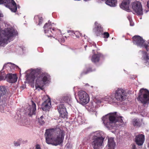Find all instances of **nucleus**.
Wrapping results in <instances>:
<instances>
[{
    "label": "nucleus",
    "instance_id": "obj_25",
    "mask_svg": "<svg viewBox=\"0 0 149 149\" xmlns=\"http://www.w3.org/2000/svg\"><path fill=\"white\" fill-rule=\"evenodd\" d=\"M132 123L134 126H140L141 125V122L138 118H134L132 120Z\"/></svg>",
    "mask_w": 149,
    "mask_h": 149
},
{
    "label": "nucleus",
    "instance_id": "obj_4",
    "mask_svg": "<svg viewBox=\"0 0 149 149\" xmlns=\"http://www.w3.org/2000/svg\"><path fill=\"white\" fill-rule=\"evenodd\" d=\"M127 97V93L125 91L121 88H118L116 90L114 93L110 96L107 95L102 98L103 101H108L110 104L116 103L117 101L120 102L125 100Z\"/></svg>",
    "mask_w": 149,
    "mask_h": 149
},
{
    "label": "nucleus",
    "instance_id": "obj_49",
    "mask_svg": "<svg viewBox=\"0 0 149 149\" xmlns=\"http://www.w3.org/2000/svg\"><path fill=\"white\" fill-rule=\"evenodd\" d=\"M54 29H55V28H53V29H52V30H54Z\"/></svg>",
    "mask_w": 149,
    "mask_h": 149
},
{
    "label": "nucleus",
    "instance_id": "obj_16",
    "mask_svg": "<svg viewBox=\"0 0 149 149\" xmlns=\"http://www.w3.org/2000/svg\"><path fill=\"white\" fill-rule=\"evenodd\" d=\"M131 0H123L120 5V8L127 12H130L129 4Z\"/></svg>",
    "mask_w": 149,
    "mask_h": 149
},
{
    "label": "nucleus",
    "instance_id": "obj_14",
    "mask_svg": "<svg viewBox=\"0 0 149 149\" xmlns=\"http://www.w3.org/2000/svg\"><path fill=\"white\" fill-rule=\"evenodd\" d=\"M52 24L49 21L48 23H46L44 25L43 28L44 30L45 33L46 34L47 36L48 37L50 36L51 33H52L51 28H52Z\"/></svg>",
    "mask_w": 149,
    "mask_h": 149
},
{
    "label": "nucleus",
    "instance_id": "obj_30",
    "mask_svg": "<svg viewBox=\"0 0 149 149\" xmlns=\"http://www.w3.org/2000/svg\"><path fill=\"white\" fill-rule=\"evenodd\" d=\"M63 99L64 102L67 103L69 102L71 100L70 97L68 96L64 97L63 98Z\"/></svg>",
    "mask_w": 149,
    "mask_h": 149
},
{
    "label": "nucleus",
    "instance_id": "obj_1",
    "mask_svg": "<svg viewBox=\"0 0 149 149\" xmlns=\"http://www.w3.org/2000/svg\"><path fill=\"white\" fill-rule=\"evenodd\" d=\"M30 71V73L26 75V80L30 83H33L36 79L35 87L36 89L39 88L41 89L45 84L48 83L50 79V76L47 73H42L39 74L40 71L38 69H31L26 72L27 74Z\"/></svg>",
    "mask_w": 149,
    "mask_h": 149
},
{
    "label": "nucleus",
    "instance_id": "obj_43",
    "mask_svg": "<svg viewBox=\"0 0 149 149\" xmlns=\"http://www.w3.org/2000/svg\"><path fill=\"white\" fill-rule=\"evenodd\" d=\"M43 117L42 116H41L40 117V118H39V119H43Z\"/></svg>",
    "mask_w": 149,
    "mask_h": 149
},
{
    "label": "nucleus",
    "instance_id": "obj_10",
    "mask_svg": "<svg viewBox=\"0 0 149 149\" xmlns=\"http://www.w3.org/2000/svg\"><path fill=\"white\" fill-rule=\"evenodd\" d=\"M133 42L134 44L139 46L141 47H143V46L145 47L147 51L148 50V44H146L145 42L144 41L143 38L139 36H134L132 38Z\"/></svg>",
    "mask_w": 149,
    "mask_h": 149
},
{
    "label": "nucleus",
    "instance_id": "obj_53",
    "mask_svg": "<svg viewBox=\"0 0 149 149\" xmlns=\"http://www.w3.org/2000/svg\"><path fill=\"white\" fill-rule=\"evenodd\" d=\"M24 142H26V141H24Z\"/></svg>",
    "mask_w": 149,
    "mask_h": 149
},
{
    "label": "nucleus",
    "instance_id": "obj_26",
    "mask_svg": "<svg viewBox=\"0 0 149 149\" xmlns=\"http://www.w3.org/2000/svg\"><path fill=\"white\" fill-rule=\"evenodd\" d=\"M7 75L4 73L3 72H0V81L4 80L6 78Z\"/></svg>",
    "mask_w": 149,
    "mask_h": 149
},
{
    "label": "nucleus",
    "instance_id": "obj_42",
    "mask_svg": "<svg viewBox=\"0 0 149 149\" xmlns=\"http://www.w3.org/2000/svg\"><path fill=\"white\" fill-rule=\"evenodd\" d=\"M61 40L62 42H64L65 41L64 39L63 38H62L61 39Z\"/></svg>",
    "mask_w": 149,
    "mask_h": 149
},
{
    "label": "nucleus",
    "instance_id": "obj_5",
    "mask_svg": "<svg viewBox=\"0 0 149 149\" xmlns=\"http://www.w3.org/2000/svg\"><path fill=\"white\" fill-rule=\"evenodd\" d=\"M17 34V31L12 28H8L4 30L0 28V46L7 44L8 40Z\"/></svg>",
    "mask_w": 149,
    "mask_h": 149
},
{
    "label": "nucleus",
    "instance_id": "obj_48",
    "mask_svg": "<svg viewBox=\"0 0 149 149\" xmlns=\"http://www.w3.org/2000/svg\"><path fill=\"white\" fill-rule=\"evenodd\" d=\"M88 71H87L86 72L85 74H86L88 73Z\"/></svg>",
    "mask_w": 149,
    "mask_h": 149
},
{
    "label": "nucleus",
    "instance_id": "obj_36",
    "mask_svg": "<svg viewBox=\"0 0 149 149\" xmlns=\"http://www.w3.org/2000/svg\"><path fill=\"white\" fill-rule=\"evenodd\" d=\"M129 22H130V26H134V23L132 22V20H131L130 21H129Z\"/></svg>",
    "mask_w": 149,
    "mask_h": 149
},
{
    "label": "nucleus",
    "instance_id": "obj_23",
    "mask_svg": "<svg viewBox=\"0 0 149 149\" xmlns=\"http://www.w3.org/2000/svg\"><path fill=\"white\" fill-rule=\"evenodd\" d=\"M142 53L144 54L143 56V59L145 61V63L146 65H149V58L147 52L144 51H142Z\"/></svg>",
    "mask_w": 149,
    "mask_h": 149
},
{
    "label": "nucleus",
    "instance_id": "obj_11",
    "mask_svg": "<svg viewBox=\"0 0 149 149\" xmlns=\"http://www.w3.org/2000/svg\"><path fill=\"white\" fill-rule=\"evenodd\" d=\"M80 102L81 104L87 103L89 101V98L88 94L84 91H80L78 93Z\"/></svg>",
    "mask_w": 149,
    "mask_h": 149
},
{
    "label": "nucleus",
    "instance_id": "obj_47",
    "mask_svg": "<svg viewBox=\"0 0 149 149\" xmlns=\"http://www.w3.org/2000/svg\"><path fill=\"white\" fill-rule=\"evenodd\" d=\"M17 7H18V8H20V6H19V5H18L17 6Z\"/></svg>",
    "mask_w": 149,
    "mask_h": 149
},
{
    "label": "nucleus",
    "instance_id": "obj_32",
    "mask_svg": "<svg viewBox=\"0 0 149 149\" xmlns=\"http://www.w3.org/2000/svg\"><path fill=\"white\" fill-rule=\"evenodd\" d=\"M104 37L105 38H108L109 36V34L107 32H104Z\"/></svg>",
    "mask_w": 149,
    "mask_h": 149
},
{
    "label": "nucleus",
    "instance_id": "obj_31",
    "mask_svg": "<svg viewBox=\"0 0 149 149\" xmlns=\"http://www.w3.org/2000/svg\"><path fill=\"white\" fill-rule=\"evenodd\" d=\"M77 120L79 124H81L83 121L82 118L81 116H78L77 118Z\"/></svg>",
    "mask_w": 149,
    "mask_h": 149
},
{
    "label": "nucleus",
    "instance_id": "obj_37",
    "mask_svg": "<svg viewBox=\"0 0 149 149\" xmlns=\"http://www.w3.org/2000/svg\"><path fill=\"white\" fill-rule=\"evenodd\" d=\"M132 149H136V146L134 144L132 145Z\"/></svg>",
    "mask_w": 149,
    "mask_h": 149
},
{
    "label": "nucleus",
    "instance_id": "obj_8",
    "mask_svg": "<svg viewBox=\"0 0 149 149\" xmlns=\"http://www.w3.org/2000/svg\"><path fill=\"white\" fill-rule=\"evenodd\" d=\"M4 4L12 11L15 12L17 10L16 4L13 0H0V4Z\"/></svg>",
    "mask_w": 149,
    "mask_h": 149
},
{
    "label": "nucleus",
    "instance_id": "obj_46",
    "mask_svg": "<svg viewBox=\"0 0 149 149\" xmlns=\"http://www.w3.org/2000/svg\"><path fill=\"white\" fill-rule=\"evenodd\" d=\"M145 11L146 12V13H147V12H148V10H145Z\"/></svg>",
    "mask_w": 149,
    "mask_h": 149
},
{
    "label": "nucleus",
    "instance_id": "obj_44",
    "mask_svg": "<svg viewBox=\"0 0 149 149\" xmlns=\"http://www.w3.org/2000/svg\"><path fill=\"white\" fill-rule=\"evenodd\" d=\"M67 32H68V33H70V32H72V31H71L68 30V31Z\"/></svg>",
    "mask_w": 149,
    "mask_h": 149
},
{
    "label": "nucleus",
    "instance_id": "obj_17",
    "mask_svg": "<svg viewBox=\"0 0 149 149\" xmlns=\"http://www.w3.org/2000/svg\"><path fill=\"white\" fill-rule=\"evenodd\" d=\"M91 136L93 139L104 138V134L103 132L100 131H97L92 133Z\"/></svg>",
    "mask_w": 149,
    "mask_h": 149
},
{
    "label": "nucleus",
    "instance_id": "obj_13",
    "mask_svg": "<svg viewBox=\"0 0 149 149\" xmlns=\"http://www.w3.org/2000/svg\"><path fill=\"white\" fill-rule=\"evenodd\" d=\"M58 110L60 113V116L64 118L67 115L66 109L63 104H61L58 105L57 107Z\"/></svg>",
    "mask_w": 149,
    "mask_h": 149
},
{
    "label": "nucleus",
    "instance_id": "obj_41",
    "mask_svg": "<svg viewBox=\"0 0 149 149\" xmlns=\"http://www.w3.org/2000/svg\"><path fill=\"white\" fill-rule=\"evenodd\" d=\"M7 65V64H5L4 65V66H3V69H4V68H5V67H6V65Z\"/></svg>",
    "mask_w": 149,
    "mask_h": 149
},
{
    "label": "nucleus",
    "instance_id": "obj_21",
    "mask_svg": "<svg viewBox=\"0 0 149 149\" xmlns=\"http://www.w3.org/2000/svg\"><path fill=\"white\" fill-rule=\"evenodd\" d=\"M95 27L93 29L94 31L95 32L96 35L99 36L102 34L103 32L102 29L100 24H98L97 22L95 23Z\"/></svg>",
    "mask_w": 149,
    "mask_h": 149
},
{
    "label": "nucleus",
    "instance_id": "obj_38",
    "mask_svg": "<svg viewBox=\"0 0 149 149\" xmlns=\"http://www.w3.org/2000/svg\"><path fill=\"white\" fill-rule=\"evenodd\" d=\"M127 18L129 20V21H130L132 20L131 17L130 15H129L127 16Z\"/></svg>",
    "mask_w": 149,
    "mask_h": 149
},
{
    "label": "nucleus",
    "instance_id": "obj_29",
    "mask_svg": "<svg viewBox=\"0 0 149 149\" xmlns=\"http://www.w3.org/2000/svg\"><path fill=\"white\" fill-rule=\"evenodd\" d=\"M37 19H39V23L38 25H40L41 24H42V23L43 19L42 18V17H38V16H35L34 17L35 20Z\"/></svg>",
    "mask_w": 149,
    "mask_h": 149
},
{
    "label": "nucleus",
    "instance_id": "obj_33",
    "mask_svg": "<svg viewBox=\"0 0 149 149\" xmlns=\"http://www.w3.org/2000/svg\"><path fill=\"white\" fill-rule=\"evenodd\" d=\"M39 122L41 125L45 123V121L43 119H39Z\"/></svg>",
    "mask_w": 149,
    "mask_h": 149
},
{
    "label": "nucleus",
    "instance_id": "obj_39",
    "mask_svg": "<svg viewBox=\"0 0 149 149\" xmlns=\"http://www.w3.org/2000/svg\"><path fill=\"white\" fill-rule=\"evenodd\" d=\"M92 45H91L92 46V45H93V46H94L95 47H96V44L94 42H93L91 43Z\"/></svg>",
    "mask_w": 149,
    "mask_h": 149
},
{
    "label": "nucleus",
    "instance_id": "obj_51",
    "mask_svg": "<svg viewBox=\"0 0 149 149\" xmlns=\"http://www.w3.org/2000/svg\"><path fill=\"white\" fill-rule=\"evenodd\" d=\"M13 65H14V66H15L17 67V66H16L14 64Z\"/></svg>",
    "mask_w": 149,
    "mask_h": 149
},
{
    "label": "nucleus",
    "instance_id": "obj_28",
    "mask_svg": "<svg viewBox=\"0 0 149 149\" xmlns=\"http://www.w3.org/2000/svg\"><path fill=\"white\" fill-rule=\"evenodd\" d=\"M88 109L90 111H93V108L96 107L95 105V102H92L90 103L88 105Z\"/></svg>",
    "mask_w": 149,
    "mask_h": 149
},
{
    "label": "nucleus",
    "instance_id": "obj_3",
    "mask_svg": "<svg viewBox=\"0 0 149 149\" xmlns=\"http://www.w3.org/2000/svg\"><path fill=\"white\" fill-rule=\"evenodd\" d=\"M123 117L117 114L116 112L111 113L105 115L102 118V120L104 126L109 130L114 129L115 124L120 123L119 125H121L124 124L122 118Z\"/></svg>",
    "mask_w": 149,
    "mask_h": 149
},
{
    "label": "nucleus",
    "instance_id": "obj_22",
    "mask_svg": "<svg viewBox=\"0 0 149 149\" xmlns=\"http://www.w3.org/2000/svg\"><path fill=\"white\" fill-rule=\"evenodd\" d=\"M115 145L116 143L114 141L113 138L111 137L108 138V149H114Z\"/></svg>",
    "mask_w": 149,
    "mask_h": 149
},
{
    "label": "nucleus",
    "instance_id": "obj_2",
    "mask_svg": "<svg viewBox=\"0 0 149 149\" xmlns=\"http://www.w3.org/2000/svg\"><path fill=\"white\" fill-rule=\"evenodd\" d=\"M64 135V131L59 128L47 130L45 134L46 143L55 146L62 143Z\"/></svg>",
    "mask_w": 149,
    "mask_h": 149
},
{
    "label": "nucleus",
    "instance_id": "obj_27",
    "mask_svg": "<svg viewBox=\"0 0 149 149\" xmlns=\"http://www.w3.org/2000/svg\"><path fill=\"white\" fill-rule=\"evenodd\" d=\"M24 141H22V139H18L17 141H14L13 143L14 145L15 146H19L20 143L22 142L24 143Z\"/></svg>",
    "mask_w": 149,
    "mask_h": 149
},
{
    "label": "nucleus",
    "instance_id": "obj_12",
    "mask_svg": "<svg viewBox=\"0 0 149 149\" xmlns=\"http://www.w3.org/2000/svg\"><path fill=\"white\" fill-rule=\"evenodd\" d=\"M104 138L93 139L91 145L94 149H99L103 144Z\"/></svg>",
    "mask_w": 149,
    "mask_h": 149
},
{
    "label": "nucleus",
    "instance_id": "obj_7",
    "mask_svg": "<svg viewBox=\"0 0 149 149\" xmlns=\"http://www.w3.org/2000/svg\"><path fill=\"white\" fill-rule=\"evenodd\" d=\"M7 90L4 86H0V105H5L7 102Z\"/></svg>",
    "mask_w": 149,
    "mask_h": 149
},
{
    "label": "nucleus",
    "instance_id": "obj_15",
    "mask_svg": "<svg viewBox=\"0 0 149 149\" xmlns=\"http://www.w3.org/2000/svg\"><path fill=\"white\" fill-rule=\"evenodd\" d=\"M27 113L30 116L35 114L36 110V105L32 101V105H29L27 108Z\"/></svg>",
    "mask_w": 149,
    "mask_h": 149
},
{
    "label": "nucleus",
    "instance_id": "obj_35",
    "mask_svg": "<svg viewBox=\"0 0 149 149\" xmlns=\"http://www.w3.org/2000/svg\"><path fill=\"white\" fill-rule=\"evenodd\" d=\"M35 149H41L40 146L39 144H37L36 146Z\"/></svg>",
    "mask_w": 149,
    "mask_h": 149
},
{
    "label": "nucleus",
    "instance_id": "obj_45",
    "mask_svg": "<svg viewBox=\"0 0 149 149\" xmlns=\"http://www.w3.org/2000/svg\"><path fill=\"white\" fill-rule=\"evenodd\" d=\"M3 14L0 13V17H3Z\"/></svg>",
    "mask_w": 149,
    "mask_h": 149
},
{
    "label": "nucleus",
    "instance_id": "obj_6",
    "mask_svg": "<svg viewBox=\"0 0 149 149\" xmlns=\"http://www.w3.org/2000/svg\"><path fill=\"white\" fill-rule=\"evenodd\" d=\"M138 100L145 104L149 103V91L146 89L142 88L140 89L137 97Z\"/></svg>",
    "mask_w": 149,
    "mask_h": 149
},
{
    "label": "nucleus",
    "instance_id": "obj_19",
    "mask_svg": "<svg viewBox=\"0 0 149 149\" xmlns=\"http://www.w3.org/2000/svg\"><path fill=\"white\" fill-rule=\"evenodd\" d=\"M17 77L15 74H8L7 75L6 79L7 81L10 83H14L17 81Z\"/></svg>",
    "mask_w": 149,
    "mask_h": 149
},
{
    "label": "nucleus",
    "instance_id": "obj_34",
    "mask_svg": "<svg viewBox=\"0 0 149 149\" xmlns=\"http://www.w3.org/2000/svg\"><path fill=\"white\" fill-rule=\"evenodd\" d=\"M95 102V104H97L98 105H99L101 102L100 100H96V101Z\"/></svg>",
    "mask_w": 149,
    "mask_h": 149
},
{
    "label": "nucleus",
    "instance_id": "obj_24",
    "mask_svg": "<svg viewBox=\"0 0 149 149\" xmlns=\"http://www.w3.org/2000/svg\"><path fill=\"white\" fill-rule=\"evenodd\" d=\"M100 57V54H95L93 55L91 59L92 61L94 63H96L99 61Z\"/></svg>",
    "mask_w": 149,
    "mask_h": 149
},
{
    "label": "nucleus",
    "instance_id": "obj_52",
    "mask_svg": "<svg viewBox=\"0 0 149 149\" xmlns=\"http://www.w3.org/2000/svg\"><path fill=\"white\" fill-rule=\"evenodd\" d=\"M8 64H12V63H8Z\"/></svg>",
    "mask_w": 149,
    "mask_h": 149
},
{
    "label": "nucleus",
    "instance_id": "obj_18",
    "mask_svg": "<svg viewBox=\"0 0 149 149\" xmlns=\"http://www.w3.org/2000/svg\"><path fill=\"white\" fill-rule=\"evenodd\" d=\"M145 140L144 135L142 134H139L136 136L135 138V141L139 146L142 145Z\"/></svg>",
    "mask_w": 149,
    "mask_h": 149
},
{
    "label": "nucleus",
    "instance_id": "obj_40",
    "mask_svg": "<svg viewBox=\"0 0 149 149\" xmlns=\"http://www.w3.org/2000/svg\"><path fill=\"white\" fill-rule=\"evenodd\" d=\"M147 6L148 8L149 9V1L147 2Z\"/></svg>",
    "mask_w": 149,
    "mask_h": 149
},
{
    "label": "nucleus",
    "instance_id": "obj_50",
    "mask_svg": "<svg viewBox=\"0 0 149 149\" xmlns=\"http://www.w3.org/2000/svg\"><path fill=\"white\" fill-rule=\"evenodd\" d=\"M86 47H87V46H86H86H85V50H86Z\"/></svg>",
    "mask_w": 149,
    "mask_h": 149
},
{
    "label": "nucleus",
    "instance_id": "obj_20",
    "mask_svg": "<svg viewBox=\"0 0 149 149\" xmlns=\"http://www.w3.org/2000/svg\"><path fill=\"white\" fill-rule=\"evenodd\" d=\"M51 105V100L50 98L48 99L45 101L42 105V108L43 111H48Z\"/></svg>",
    "mask_w": 149,
    "mask_h": 149
},
{
    "label": "nucleus",
    "instance_id": "obj_9",
    "mask_svg": "<svg viewBox=\"0 0 149 149\" xmlns=\"http://www.w3.org/2000/svg\"><path fill=\"white\" fill-rule=\"evenodd\" d=\"M131 6L132 8L137 15H143V10L141 2L135 1L132 3Z\"/></svg>",
    "mask_w": 149,
    "mask_h": 149
}]
</instances>
